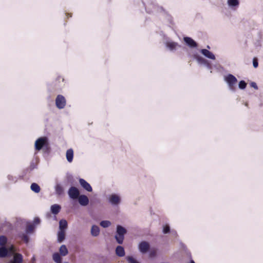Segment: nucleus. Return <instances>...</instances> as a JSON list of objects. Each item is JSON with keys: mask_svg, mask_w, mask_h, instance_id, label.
Wrapping results in <instances>:
<instances>
[{"mask_svg": "<svg viewBox=\"0 0 263 263\" xmlns=\"http://www.w3.org/2000/svg\"><path fill=\"white\" fill-rule=\"evenodd\" d=\"M127 230L121 225H117L116 228V234L115 238L117 242L121 245L123 242L124 235L127 233Z\"/></svg>", "mask_w": 263, "mask_h": 263, "instance_id": "1", "label": "nucleus"}, {"mask_svg": "<svg viewBox=\"0 0 263 263\" xmlns=\"http://www.w3.org/2000/svg\"><path fill=\"white\" fill-rule=\"evenodd\" d=\"M224 81L228 84L230 90L235 91V86L237 82L236 78L232 74H228L224 77Z\"/></svg>", "mask_w": 263, "mask_h": 263, "instance_id": "2", "label": "nucleus"}, {"mask_svg": "<svg viewBox=\"0 0 263 263\" xmlns=\"http://www.w3.org/2000/svg\"><path fill=\"white\" fill-rule=\"evenodd\" d=\"M68 194L70 199L76 200L80 195V193L77 187L71 186L68 191Z\"/></svg>", "mask_w": 263, "mask_h": 263, "instance_id": "3", "label": "nucleus"}, {"mask_svg": "<svg viewBox=\"0 0 263 263\" xmlns=\"http://www.w3.org/2000/svg\"><path fill=\"white\" fill-rule=\"evenodd\" d=\"M47 144V138L46 137H41L36 140L34 144L35 148L37 151H40Z\"/></svg>", "mask_w": 263, "mask_h": 263, "instance_id": "4", "label": "nucleus"}, {"mask_svg": "<svg viewBox=\"0 0 263 263\" xmlns=\"http://www.w3.org/2000/svg\"><path fill=\"white\" fill-rule=\"evenodd\" d=\"M55 104L59 109H63L66 105V99L64 96L61 95L57 96L55 99Z\"/></svg>", "mask_w": 263, "mask_h": 263, "instance_id": "5", "label": "nucleus"}, {"mask_svg": "<svg viewBox=\"0 0 263 263\" xmlns=\"http://www.w3.org/2000/svg\"><path fill=\"white\" fill-rule=\"evenodd\" d=\"M138 248L141 253L142 254H145L149 251L150 249V245L146 241H142L139 243Z\"/></svg>", "mask_w": 263, "mask_h": 263, "instance_id": "6", "label": "nucleus"}, {"mask_svg": "<svg viewBox=\"0 0 263 263\" xmlns=\"http://www.w3.org/2000/svg\"><path fill=\"white\" fill-rule=\"evenodd\" d=\"M183 40L185 44L190 48H196L198 46V44L190 37H184Z\"/></svg>", "mask_w": 263, "mask_h": 263, "instance_id": "7", "label": "nucleus"}, {"mask_svg": "<svg viewBox=\"0 0 263 263\" xmlns=\"http://www.w3.org/2000/svg\"><path fill=\"white\" fill-rule=\"evenodd\" d=\"M77 199L82 206H86L89 203V199L85 195H80Z\"/></svg>", "mask_w": 263, "mask_h": 263, "instance_id": "8", "label": "nucleus"}, {"mask_svg": "<svg viewBox=\"0 0 263 263\" xmlns=\"http://www.w3.org/2000/svg\"><path fill=\"white\" fill-rule=\"evenodd\" d=\"M79 182L81 186L88 192H92V189L90 185L85 180L82 178L79 179Z\"/></svg>", "mask_w": 263, "mask_h": 263, "instance_id": "9", "label": "nucleus"}, {"mask_svg": "<svg viewBox=\"0 0 263 263\" xmlns=\"http://www.w3.org/2000/svg\"><path fill=\"white\" fill-rule=\"evenodd\" d=\"M109 201L112 205H118L120 203L121 199L119 196L114 194L110 195Z\"/></svg>", "mask_w": 263, "mask_h": 263, "instance_id": "10", "label": "nucleus"}, {"mask_svg": "<svg viewBox=\"0 0 263 263\" xmlns=\"http://www.w3.org/2000/svg\"><path fill=\"white\" fill-rule=\"evenodd\" d=\"M200 52L205 57L211 60H215V55L211 51L206 49H202Z\"/></svg>", "mask_w": 263, "mask_h": 263, "instance_id": "11", "label": "nucleus"}, {"mask_svg": "<svg viewBox=\"0 0 263 263\" xmlns=\"http://www.w3.org/2000/svg\"><path fill=\"white\" fill-rule=\"evenodd\" d=\"M227 3L230 7L235 9L238 7L239 5V0H228Z\"/></svg>", "mask_w": 263, "mask_h": 263, "instance_id": "12", "label": "nucleus"}, {"mask_svg": "<svg viewBox=\"0 0 263 263\" xmlns=\"http://www.w3.org/2000/svg\"><path fill=\"white\" fill-rule=\"evenodd\" d=\"M116 254L119 257H123L125 255L124 248L121 246H118L116 248Z\"/></svg>", "mask_w": 263, "mask_h": 263, "instance_id": "13", "label": "nucleus"}, {"mask_svg": "<svg viewBox=\"0 0 263 263\" xmlns=\"http://www.w3.org/2000/svg\"><path fill=\"white\" fill-rule=\"evenodd\" d=\"M9 256V252L5 247H0V257L5 258Z\"/></svg>", "mask_w": 263, "mask_h": 263, "instance_id": "14", "label": "nucleus"}, {"mask_svg": "<svg viewBox=\"0 0 263 263\" xmlns=\"http://www.w3.org/2000/svg\"><path fill=\"white\" fill-rule=\"evenodd\" d=\"M100 228L98 226L93 225L91 229V234L94 237L98 236L100 234Z\"/></svg>", "mask_w": 263, "mask_h": 263, "instance_id": "15", "label": "nucleus"}, {"mask_svg": "<svg viewBox=\"0 0 263 263\" xmlns=\"http://www.w3.org/2000/svg\"><path fill=\"white\" fill-rule=\"evenodd\" d=\"M50 209L53 214L57 215L60 212L61 206L59 204H55L51 206Z\"/></svg>", "mask_w": 263, "mask_h": 263, "instance_id": "16", "label": "nucleus"}, {"mask_svg": "<svg viewBox=\"0 0 263 263\" xmlns=\"http://www.w3.org/2000/svg\"><path fill=\"white\" fill-rule=\"evenodd\" d=\"M68 223L66 220L61 219L59 221V231H65L66 229L67 228Z\"/></svg>", "mask_w": 263, "mask_h": 263, "instance_id": "17", "label": "nucleus"}, {"mask_svg": "<svg viewBox=\"0 0 263 263\" xmlns=\"http://www.w3.org/2000/svg\"><path fill=\"white\" fill-rule=\"evenodd\" d=\"M194 58L197 60L198 63L200 64H202L205 65V64L208 62V61L202 57L200 56L198 54L194 55Z\"/></svg>", "mask_w": 263, "mask_h": 263, "instance_id": "18", "label": "nucleus"}, {"mask_svg": "<svg viewBox=\"0 0 263 263\" xmlns=\"http://www.w3.org/2000/svg\"><path fill=\"white\" fill-rule=\"evenodd\" d=\"M65 239V231H59L58 232V242L61 243Z\"/></svg>", "mask_w": 263, "mask_h": 263, "instance_id": "19", "label": "nucleus"}, {"mask_svg": "<svg viewBox=\"0 0 263 263\" xmlns=\"http://www.w3.org/2000/svg\"><path fill=\"white\" fill-rule=\"evenodd\" d=\"M73 158V151L72 148L68 149L66 152V159L69 162H71Z\"/></svg>", "mask_w": 263, "mask_h": 263, "instance_id": "20", "label": "nucleus"}, {"mask_svg": "<svg viewBox=\"0 0 263 263\" xmlns=\"http://www.w3.org/2000/svg\"><path fill=\"white\" fill-rule=\"evenodd\" d=\"M60 254L62 256H65L68 253V249L65 245H62L59 249Z\"/></svg>", "mask_w": 263, "mask_h": 263, "instance_id": "21", "label": "nucleus"}, {"mask_svg": "<svg viewBox=\"0 0 263 263\" xmlns=\"http://www.w3.org/2000/svg\"><path fill=\"white\" fill-rule=\"evenodd\" d=\"M61 256V255L57 252L53 253L52 255L53 260L56 263H62V258Z\"/></svg>", "mask_w": 263, "mask_h": 263, "instance_id": "22", "label": "nucleus"}, {"mask_svg": "<svg viewBox=\"0 0 263 263\" xmlns=\"http://www.w3.org/2000/svg\"><path fill=\"white\" fill-rule=\"evenodd\" d=\"M31 190L35 192L38 193L41 190L40 186L36 183H32L30 186Z\"/></svg>", "mask_w": 263, "mask_h": 263, "instance_id": "23", "label": "nucleus"}, {"mask_svg": "<svg viewBox=\"0 0 263 263\" xmlns=\"http://www.w3.org/2000/svg\"><path fill=\"white\" fill-rule=\"evenodd\" d=\"M111 223L109 220H102L100 223V225L104 228H108L111 226Z\"/></svg>", "mask_w": 263, "mask_h": 263, "instance_id": "24", "label": "nucleus"}, {"mask_svg": "<svg viewBox=\"0 0 263 263\" xmlns=\"http://www.w3.org/2000/svg\"><path fill=\"white\" fill-rule=\"evenodd\" d=\"M55 192L58 195H61L63 193V189L60 184H57L55 187Z\"/></svg>", "mask_w": 263, "mask_h": 263, "instance_id": "25", "label": "nucleus"}, {"mask_svg": "<svg viewBox=\"0 0 263 263\" xmlns=\"http://www.w3.org/2000/svg\"><path fill=\"white\" fill-rule=\"evenodd\" d=\"M177 45V43L175 42H169L167 44V46L170 50H173L175 49Z\"/></svg>", "mask_w": 263, "mask_h": 263, "instance_id": "26", "label": "nucleus"}, {"mask_svg": "<svg viewBox=\"0 0 263 263\" xmlns=\"http://www.w3.org/2000/svg\"><path fill=\"white\" fill-rule=\"evenodd\" d=\"M21 237L22 240H23L26 243H28L29 242V237L27 234L23 233L21 234Z\"/></svg>", "mask_w": 263, "mask_h": 263, "instance_id": "27", "label": "nucleus"}, {"mask_svg": "<svg viewBox=\"0 0 263 263\" xmlns=\"http://www.w3.org/2000/svg\"><path fill=\"white\" fill-rule=\"evenodd\" d=\"M247 86V83L241 80L239 82L238 84V87L240 89H244L246 88Z\"/></svg>", "mask_w": 263, "mask_h": 263, "instance_id": "28", "label": "nucleus"}, {"mask_svg": "<svg viewBox=\"0 0 263 263\" xmlns=\"http://www.w3.org/2000/svg\"><path fill=\"white\" fill-rule=\"evenodd\" d=\"M35 228V226H34V224H29L26 227V232L29 233H31L34 229Z\"/></svg>", "mask_w": 263, "mask_h": 263, "instance_id": "29", "label": "nucleus"}, {"mask_svg": "<svg viewBox=\"0 0 263 263\" xmlns=\"http://www.w3.org/2000/svg\"><path fill=\"white\" fill-rule=\"evenodd\" d=\"M7 242V238L4 235L0 236V245L3 246Z\"/></svg>", "mask_w": 263, "mask_h": 263, "instance_id": "30", "label": "nucleus"}, {"mask_svg": "<svg viewBox=\"0 0 263 263\" xmlns=\"http://www.w3.org/2000/svg\"><path fill=\"white\" fill-rule=\"evenodd\" d=\"M126 259L128 263H139L135 258L132 256H127Z\"/></svg>", "mask_w": 263, "mask_h": 263, "instance_id": "31", "label": "nucleus"}, {"mask_svg": "<svg viewBox=\"0 0 263 263\" xmlns=\"http://www.w3.org/2000/svg\"><path fill=\"white\" fill-rule=\"evenodd\" d=\"M170 232V227L168 225H165L163 227V233L164 234H167Z\"/></svg>", "mask_w": 263, "mask_h": 263, "instance_id": "32", "label": "nucleus"}, {"mask_svg": "<svg viewBox=\"0 0 263 263\" xmlns=\"http://www.w3.org/2000/svg\"><path fill=\"white\" fill-rule=\"evenodd\" d=\"M253 65L254 68H257L258 66V59L256 58H254L253 59Z\"/></svg>", "mask_w": 263, "mask_h": 263, "instance_id": "33", "label": "nucleus"}, {"mask_svg": "<svg viewBox=\"0 0 263 263\" xmlns=\"http://www.w3.org/2000/svg\"><path fill=\"white\" fill-rule=\"evenodd\" d=\"M40 222H41L40 219L39 217H35L34 219L33 223L32 224H34V226H35V225L39 224L40 223Z\"/></svg>", "mask_w": 263, "mask_h": 263, "instance_id": "34", "label": "nucleus"}, {"mask_svg": "<svg viewBox=\"0 0 263 263\" xmlns=\"http://www.w3.org/2000/svg\"><path fill=\"white\" fill-rule=\"evenodd\" d=\"M250 85H251V86L252 87L254 88L255 89H256V90L258 89V86L255 82H252L251 83Z\"/></svg>", "mask_w": 263, "mask_h": 263, "instance_id": "35", "label": "nucleus"}, {"mask_svg": "<svg viewBox=\"0 0 263 263\" xmlns=\"http://www.w3.org/2000/svg\"><path fill=\"white\" fill-rule=\"evenodd\" d=\"M156 256V251L155 250L151 251L149 253V256L151 257H154Z\"/></svg>", "mask_w": 263, "mask_h": 263, "instance_id": "36", "label": "nucleus"}, {"mask_svg": "<svg viewBox=\"0 0 263 263\" xmlns=\"http://www.w3.org/2000/svg\"><path fill=\"white\" fill-rule=\"evenodd\" d=\"M205 66L206 67V68L209 70H211L212 68V65L210 64V63L209 62V61L205 64Z\"/></svg>", "mask_w": 263, "mask_h": 263, "instance_id": "37", "label": "nucleus"}, {"mask_svg": "<svg viewBox=\"0 0 263 263\" xmlns=\"http://www.w3.org/2000/svg\"><path fill=\"white\" fill-rule=\"evenodd\" d=\"M30 167L31 168V170L33 169L34 168L33 163L31 164Z\"/></svg>", "mask_w": 263, "mask_h": 263, "instance_id": "38", "label": "nucleus"}, {"mask_svg": "<svg viewBox=\"0 0 263 263\" xmlns=\"http://www.w3.org/2000/svg\"><path fill=\"white\" fill-rule=\"evenodd\" d=\"M172 233L174 235H176L177 234L176 232V231H172Z\"/></svg>", "mask_w": 263, "mask_h": 263, "instance_id": "39", "label": "nucleus"}, {"mask_svg": "<svg viewBox=\"0 0 263 263\" xmlns=\"http://www.w3.org/2000/svg\"><path fill=\"white\" fill-rule=\"evenodd\" d=\"M189 263H195V262L193 260L191 259Z\"/></svg>", "mask_w": 263, "mask_h": 263, "instance_id": "40", "label": "nucleus"}, {"mask_svg": "<svg viewBox=\"0 0 263 263\" xmlns=\"http://www.w3.org/2000/svg\"><path fill=\"white\" fill-rule=\"evenodd\" d=\"M35 260V258L34 257H33L32 258V261H34ZM33 262H32L33 263Z\"/></svg>", "mask_w": 263, "mask_h": 263, "instance_id": "41", "label": "nucleus"}, {"mask_svg": "<svg viewBox=\"0 0 263 263\" xmlns=\"http://www.w3.org/2000/svg\"><path fill=\"white\" fill-rule=\"evenodd\" d=\"M160 9L162 11H164V10L163 9V8L162 7H160Z\"/></svg>", "mask_w": 263, "mask_h": 263, "instance_id": "42", "label": "nucleus"}, {"mask_svg": "<svg viewBox=\"0 0 263 263\" xmlns=\"http://www.w3.org/2000/svg\"><path fill=\"white\" fill-rule=\"evenodd\" d=\"M207 48H209V49H210V46H209V45H208V46H207Z\"/></svg>", "mask_w": 263, "mask_h": 263, "instance_id": "43", "label": "nucleus"}, {"mask_svg": "<svg viewBox=\"0 0 263 263\" xmlns=\"http://www.w3.org/2000/svg\"><path fill=\"white\" fill-rule=\"evenodd\" d=\"M64 263H68V262H64Z\"/></svg>", "mask_w": 263, "mask_h": 263, "instance_id": "44", "label": "nucleus"}]
</instances>
